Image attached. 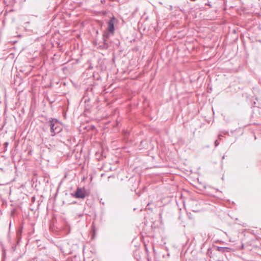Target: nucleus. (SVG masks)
Returning a JSON list of instances; mask_svg holds the SVG:
<instances>
[{"instance_id":"39448f33","label":"nucleus","mask_w":261,"mask_h":261,"mask_svg":"<svg viewBox=\"0 0 261 261\" xmlns=\"http://www.w3.org/2000/svg\"><path fill=\"white\" fill-rule=\"evenodd\" d=\"M104 36L105 37H109L108 34V33H105L104 34Z\"/></svg>"},{"instance_id":"0eeeda50","label":"nucleus","mask_w":261,"mask_h":261,"mask_svg":"<svg viewBox=\"0 0 261 261\" xmlns=\"http://www.w3.org/2000/svg\"><path fill=\"white\" fill-rule=\"evenodd\" d=\"M5 144H6V145H7L8 143H6Z\"/></svg>"},{"instance_id":"7ed1b4c3","label":"nucleus","mask_w":261,"mask_h":261,"mask_svg":"<svg viewBox=\"0 0 261 261\" xmlns=\"http://www.w3.org/2000/svg\"><path fill=\"white\" fill-rule=\"evenodd\" d=\"M114 20L115 18L112 17L108 22V30L109 33L112 34L114 32Z\"/></svg>"},{"instance_id":"f257e3e1","label":"nucleus","mask_w":261,"mask_h":261,"mask_svg":"<svg viewBox=\"0 0 261 261\" xmlns=\"http://www.w3.org/2000/svg\"><path fill=\"white\" fill-rule=\"evenodd\" d=\"M48 126L50 127L51 136H54L56 134L59 133L61 130L60 125L57 120L52 119L48 122Z\"/></svg>"},{"instance_id":"f03ea898","label":"nucleus","mask_w":261,"mask_h":261,"mask_svg":"<svg viewBox=\"0 0 261 261\" xmlns=\"http://www.w3.org/2000/svg\"><path fill=\"white\" fill-rule=\"evenodd\" d=\"M73 196L76 198L83 199L85 197V192L83 189L78 188Z\"/></svg>"},{"instance_id":"20e7f679","label":"nucleus","mask_w":261,"mask_h":261,"mask_svg":"<svg viewBox=\"0 0 261 261\" xmlns=\"http://www.w3.org/2000/svg\"><path fill=\"white\" fill-rule=\"evenodd\" d=\"M215 146H217L219 145V142H218V140H216V141L215 142Z\"/></svg>"},{"instance_id":"423d86ee","label":"nucleus","mask_w":261,"mask_h":261,"mask_svg":"<svg viewBox=\"0 0 261 261\" xmlns=\"http://www.w3.org/2000/svg\"><path fill=\"white\" fill-rule=\"evenodd\" d=\"M20 233H21V232H20V231H18V232H17V235H18H18H19V234H20Z\"/></svg>"}]
</instances>
